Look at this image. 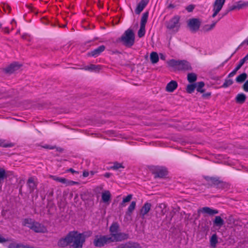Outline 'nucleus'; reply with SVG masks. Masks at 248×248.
I'll return each mask as SVG.
<instances>
[{
  "mask_svg": "<svg viewBox=\"0 0 248 248\" xmlns=\"http://www.w3.org/2000/svg\"><path fill=\"white\" fill-rule=\"evenodd\" d=\"M213 223L215 226L221 227L224 224V221L220 216H216Z\"/></svg>",
  "mask_w": 248,
  "mask_h": 248,
  "instance_id": "20",
  "label": "nucleus"
},
{
  "mask_svg": "<svg viewBox=\"0 0 248 248\" xmlns=\"http://www.w3.org/2000/svg\"><path fill=\"white\" fill-rule=\"evenodd\" d=\"M233 83V81L231 79H226L222 85V87L226 88L231 86Z\"/></svg>",
  "mask_w": 248,
  "mask_h": 248,
  "instance_id": "34",
  "label": "nucleus"
},
{
  "mask_svg": "<svg viewBox=\"0 0 248 248\" xmlns=\"http://www.w3.org/2000/svg\"><path fill=\"white\" fill-rule=\"evenodd\" d=\"M201 24V21L198 18H191L187 21V26L192 32H196L198 31Z\"/></svg>",
  "mask_w": 248,
  "mask_h": 248,
  "instance_id": "7",
  "label": "nucleus"
},
{
  "mask_svg": "<svg viewBox=\"0 0 248 248\" xmlns=\"http://www.w3.org/2000/svg\"><path fill=\"white\" fill-rule=\"evenodd\" d=\"M169 66L177 71H190L192 70L190 63L186 60H170L168 62Z\"/></svg>",
  "mask_w": 248,
  "mask_h": 248,
  "instance_id": "3",
  "label": "nucleus"
},
{
  "mask_svg": "<svg viewBox=\"0 0 248 248\" xmlns=\"http://www.w3.org/2000/svg\"><path fill=\"white\" fill-rule=\"evenodd\" d=\"M45 148H49V147L48 146H44V147ZM50 149H52V148H50Z\"/></svg>",
  "mask_w": 248,
  "mask_h": 248,
  "instance_id": "53",
  "label": "nucleus"
},
{
  "mask_svg": "<svg viewBox=\"0 0 248 248\" xmlns=\"http://www.w3.org/2000/svg\"><path fill=\"white\" fill-rule=\"evenodd\" d=\"M216 24V22H214V23H213L210 25V28L211 29H212V28H213L215 27V26Z\"/></svg>",
  "mask_w": 248,
  "mask_h": 248,
  "instance_id": "50",
  "label": "nucleus"
},
{
  "mask_svg": "<svg viewBox=\"0 0 248 248\" xmlns=\"http://www.w3.org/2000/svg\"><path fill=\"white\" fill-rule=\"evenodd\" d=\"M246 99V96L245 94L241 93H238L236 96V102L239 104L243 103Z\"/></svg>",
  "mask_w": 248,
  "mask_h": 248,
  "instance_id": "22",
  "label": "nucleus"
},
{
  "mask_svg": "<svg viewBox=\"0 0 248 248\" xmlns=\"http://www.w3.org/2000/svg\"><path fill=\"white\" fill-rule=\"evenodd\" d=\"M78 184V183L77 182L66 179V182L65 185H66V186H74Z\"/></svg>",
  "mask_w": 248,
  "mask_h": 248,
  "instance_id": "37",
  "label": "nucleus"
},
{
  "mask_svg": "<svg viewBox=\"0 0 248 248\" xmlns=\"http://www.w3.org/2000/svg\"><path fill=\"white\" fill-rule=\"evenodd\" d=\"M162 205H163V206H165V204H160V207H162Z\"/></svg>",
  "mask_w": 248,
  "mask_h": 248,
  "instance_id": "55",
  "label": "nucleus"
},
{
  "mask_svg": "<svg viewBox=\"0 0 248 248\" xmlns=\"http://www.w3.org/2000/svg\"><path fill=\"white\" fill-rule=\"evenodd\" d=\"M237 6L238 9H240L242 8L243 7L245 6H248V2H242L241 1H239L237 3Z\"/></svg>",
  "mask_w": 248,
  "mask_h": 248,
  "instance_id": "35",
  "label": "nucleus"
},
{
  "mask_svg": "<svg viewBox=\"0 0 248 248\" xmlns=\"http://www.w3.org/2000/svg\"><path fill=\"white\" fill-rule=\"evenodd\" d=\"M27 185L31 192L33 191L36 188V185L34 181V178L32 177H30L28 179Z\"/></svg>",
  "mask_w": 248,
  "mask_h": 248,
  "instance_id": "16",
  "label": "nucleus"
},
{
  "mask_svg": "<svg viewBox=\"0 0 248 248\" xmlns=\"http://www.w3.org/2000/svg\"><path fill=\"white\" fill-rule=\"evenodd\" d=\"M136 206V202L135 201H132L128 206L127 211L129 213H131L135 209Z\"/></svg>",
  "mask_w": 248,
  "mask_h": 248,
  "instance_id": "33",
  "label": "nucleus"
},
{
  "mask_svg": "<svg viewBox=\"0 0 248 248\" xmlns=\"http://www.w3.org/2000/svg\"><path fill=\"white\" fill-rule=\"evenodd\" d=\"M200 211L202 213L207 214L210 216H213L218 213V211L217 209H214L209 207H204L201 208Z\"/></svg>",
  "mask_w": 248,
  "mask_h": 248,
  "instance_id": "12",
  "label": "nucleus"
},
{
  "mask_svg": "<svg viewBox=\"0 0 248 248\" xmlns=\"http://www.w3.org/2000/svg\"><path fill=\"white\" fill-rule=\"evenodd\" d=\"M23 225L28 227L34 232L38 233H45L47 232V228L44 225L34 221L31 218H25L23 221Z\"/></svg>",
  "mask_w": 248,
  "mask_h": 248,
  "instance_id": "4",
  "label": "nucleus"
},
{
  "mask_svg": "<svg viewBox=\"0 0 248 248\" xmlns=\"http://www.w3.org/2000/svg\"><path fill=\"white\" fill-rule=\"evenodd\" d=\"M7 176L5 170L2 168H0V183L3 182L4 179L6 178Z\"/></svg>",
  "mask_w": 248,
  "mask_h": 248,
  "instance_id": "29",
  "label": "nucleus"
},
{
  "mask_svg": "<svg viewBox=\"0 0 248 248\" xmlns=\"http://www.w3.org/2000/svg\"><path fill=\"white\" fill-rule=\"evenodd\" d=\"M1 144H2V142H1V140H0V145H1Z\"/></svg>",
  "mask_w": 248,
  "mask_h": 248,
  "instance_id": "56",
  "label": "nucleus"
},
{
  "mask_svg": "<svg viewBox=\"0 0 248 248\" xmlns=\"http://www.w3.org/2000/svg\"><path fill=\"white\" fill-rule=\"evenodd\" d=\"M66 171V172H71L72 173H78V172L77 171L75 170L72 168H70V169L67 170Z\"/></svg>",
  "mask_w": 248,
  "mask_h": 248,
  "instance_id": "42",
  "label": "nucleus"
},
{
  "mask_svg": "<svg viewBox=\"0 0 248 248\" xmlns=\"http://www.w3.org/2000/svg\"><path fill=\"white\" fill-rule=\"evenodd\" d=\"M105 49V46L103 45L100 46L97 48L89 52L87 54L88 56L96 57L98 56Z\"/></svg>",
  "mask_w": 248,
  "mask_h": 248,
  "instance_id": "9",
  "label": "nucleus"
},
{
  "mask_svg": "<svg viewBox=\"0 0 248 248\" xmlns=\"http://www.w3.org/2000/svg\"><path fill=\"white\" fill-rule=\"evenodd\" d=\"M89 175V173L87 171H84L83 172V176L84 177H87Z\"/></svg>",
  "mask_w": 248,
  "mask_h": 248,
  "instance_id": "47",
  "label": "nucleus"
},
{
  "mask_svg": "<svg viewBox=\"0 0 248 248\" xmlns=\"http://www.w3.org/2000/svg\"><path fill=\"white\" fill-rule=\"evenodd\" d=\"M225 0H216L213 4L214 12L212 17H215L219 11L221 10L223 5L224 4Z\"/></svg>",
  "mask_w": 248,
  "mask_h": 248,
  "instance_id": "8",
  "label": "nucleus"
},
{
  "mask_svg": "<svg viewBox=\"0 0 248 248\" xmlns=\"http://www.w3.org/2000/svg\"><path fill=\"white\" fill-rule=\"evenodd\" d=\"M218 243L217 237L216 234H213L210 238V245L213 248H215L217 247V244Z\"/></svg>",
  "mask_w": 248,
  "mask_h": 248,
  "instance_id": "19",
  "label": "nucleus"
},
{
  "mask_svg": "<svg viewBox=\"0 0 248 248\" xmlns=\"http://www.w3.org/2000/svg\"><path fill=\"white\" fill-rule=\"evenodd\" d=\"M238 9L237 5H233V6L231 8V10H235V9Z\"/></svg>",
  "mask_w": 248,
  "mask_h": 248,
  "instance_id": "49",
  "label": "nucleus"
},
{
  "mask_svg": "<svg viewBox=\"0 0 248 248\" xmlns=\"http://www.w3.org/2000/svg\"><path fill=\"white\" fill-rule=\"evenodd\" d=\"M210 95H211V93H207L206 94V95H207V96H210Z\"/></svg>",
  "mask_w": 248,
  "mask_h": 248,
  "instance_id": "54",
  "label": "nucleus"
},
{
  "mask_svg": "<svg viewBox=\"0 0 248 248\" xmlns=\"http://www.w3.org/2000/svg\"><path fill=\"white\" fill-rule=\"evenodd\" d=\"M244 63L248 60V53L242 59H241Z\"/></svg>",
  "mask_w": 248,
  "mask_h": 248,
  "instance_id": "44",
  "label": "nucleus"
},
{
  "mask_svg": "<svg viewBox=\"0 0 248 248\" xmlns=\"http://www.w3.org/2000/svg\"><path fill=\"white\" fill-rule=\"evenodd\" d=\"M247 77V75L246 73H243L240 74V75L237 76L235 80H236V82L242 83L246 80Z\"/></svg>",
  "mask_w": 248,
  "mask_h": 248,
  "instance_id": "26",
  "label": "nucleus"
},
{
  "mask_svg": "<svg viewBox=\"0 0 248 248\" xmlns=\"http://www.w3.org/2000/svg\"><path fill=\"white\" fill-rule=\"evenodd\" d=\"M7 241L5 238L3 237L0 235V243H3Z\"/></svg>",
  "mask_w": 248,
  "mask_h": 248,
  "instance_id": "45",
  "label": "nucleus"
},
{
  "mask_svg": "<svg viewBox=\"0 0 248 248\" xmlns=\"http://www.w3.org/2000/svg\"><path fill=\"white\" fill-rule=\"evenodd\" d=\"M119 231L118 223H113L109 228L111 236L96 235L93 241L94 246L96 247H102L110 242L122 241L128 238L127 234L120 232Z\"/></svg>",
  "mask_w": 248,
  "mask_h": 248,
  "instance_id": "1",
  "label": "nucleus"
},
{
  "mask_svg": "<svg viewBox=\"0 0 248 248\" xmlns=\"http://www.w3.org/2000/svg\"><path fill=\"white\" fill-rule=\"evenodd\" d=\"M180 20V16H174L167 23V28L174 32H177L181 26Z\"/></svg>",
  "mask_w": 248,
  "mask_h": 248,
  "instance_id": "6",
  "label": "nucleus"
},
{
  "mask_svg": "<svg viewBox=\"0 0 248 248\" xmlns=\"http://www.w3.org/2000/svg\"><path fill=\"white\" fill-rule=\"evenodd\" d=\"M148 16V13H145L143 14L141 19L140 25L145 26V24L147 21Z\"/></svg>",
  "mask_w": 248,
  "mask_h": 248,
  "instance_id": "31",
  "label": "nucleus"
},
{
  "mask_svg": "<svg viewBox=\"0 0 248 248\" xmlns=\"http://www.w3.org/2000/svg\"><path fill=\"white\" fill-rule=\"evenodd\" d=\"M116 248H141V247L137 243L129 242L124 244H122Z\"/></svg>",
  "mask_w": 248,
  "mask_h": 248,
  "instance_id": "14",
  "label": "nucleus"
},
{
  "mask_svg": "<svg viewBox=\"0 0 248 248\" xmlns=\"http://www.w3.org/2000/svg\"><path fill=\"white\" fill-rule=\"evenodd\" d=\"M160 58L162 60H165L166 59V56L163 53L159 54Z\"/></svg>",
  "mask_w": 248,
  "mask_h": 248,
  "instance_id": "46",
  "label": "nucleus"
},
{
  "mask_svg": "<svg viewBox=\"0 0 248 248\" xmlns=\"http://www.w3.org/2000/svg\"><path fill=\"white\" fill-rule=\"evenodd\" d=\"M145 33V26L140 25V30L138 31V34L140 38L144 36Z\"/></svg>",
  "mask_w": 248,
  "mask_h": 248,
  "instance_id": "32",
  "label": "nucleus"
},
{
  "mask_svg": "<svg viewBox=\"0 0 248 248\" xmlns=\"http://www.w3.org/2000/svg\"><path fill=\"white\" fill-rule=\"evenodd\" d=\"M243 89L245 92H248V80L244 84Z\"/></svg>",
  "mask_w": 248,
  "mask_h": 248,
  "instance_id": "40",
  "label": "nucleus"
},
{
  "mask_svg": "<svg viewBox=\"0 0 248 248\" xmlns=\"http://www.w3.org/2000/svg\"><path fill=\"white\" fill-rule=\"evenodd\" d=\"M1 24L0 23V29L1 28Z\"/></svg>",
  "mask_w": 248,
  "mask_h": 248,
  "instance_id": "57",
  "label": "nucleus"
},
{
  "mask_svg": "<svg viewBox=\"0 0 248 248\" xmlns=\"http://www.w3.org/2000/svg\"><path fill=\"white\" fill-rule=\"evenodd\" d=\"M237 71H236L235 69H234L230 73H229V74L228 75V78H230V77H232L233 76H234L236 72Z\"/></svg>",
  "mask_w": 248,
  "mask_h": 248,
  "instance_id": "41",
  "label": "nucleus"
},
{
  "mask_svg": "<svg viewBox=\"0 0 248 248\" xmlns=\"http://www.w3.org/2000/svg\"><path fill=\"white\" fill-rule=\"evenodd\" d=\"M85 70L90 71H98L101 69L99 65L90 64L85 67Z\"/></svg>",
  "mask_w": 248,
  "mask_h": 248,
  "instance_id": "21",
  "label": "nucleus"
},
{
  "mask_svg": "<svg viewBox=\"0 0 248 248\" xmlns=\"http://www.w3.org/2000/svg\"><path fill=\"white\" fill-rule=\"evenodd\" d=\"M9 248H32L31 247L24 246L19 244L13 243L9 246Z\"/></svg>",
  "mask_w": 248,
  "mask_h": 248,
  "instance_id": "28",
  "label": "nucleus"
},
{
  "mask_svg": "<svg viewBox=\"0 0 248 248\" xmlns=\"http://www.w3.org/2000/svg\"><path fill=\"white\" fill-rule=\"evenodd\" d=\"M50 177L55 181L60 182L62 184H65L66 179L62 177H57L56 176L51 175Z\"/></svg>",
  "mask_w": 248,
  "mask_h": 248,
  "instance_id": "27",
  "label": "nucleus"
},
{
  "mask_svg": "<svg viewBox=\"0 0 248 248\" xmlns=\"http://www.w3.org/2000/svg\"><path fill=\"white\" fill-rule=\"evenodd\" d=\"M20 66L21 65L17 62H14L5 68L4 71L6 73L11 74L19 69Z\"/></svg>",
  "mask_w": 248,
  "mask_h": 248,
  "instance_id": "10",
  "label": "nucleus"
},
{
  "mask_svg": "<svg viewBox=\"0 0 248 248\" xmlns=\"http://www.w3.org/2000/svg\"><path fill=\"white\" fill-rule=\"evenodd\" d=\"M187 79L189 83H193L197 79V76L194 73H188L187 75Z\"/></svg>",
  "mask_w": 248,
  "mask_h": 248,
  "instance_id": "24",
  "label": "nucleus"
},
{
  "mask_svg": "<svg viewBox=\"0 0 248 248\" xmlns=\"http://www.w3.org/2000/svg\"><path fill=\"white\" fill-rule=\"evenodd\" d=\"M91 231L78 233L77 231L70 232L65 238L61 239L58 245L62 247L69 245V248H82L86 238L91 236Z\"/></svg>",
  "mask_w": 248,
  "mask_h": 248,
  "instance_id": "2",
  "label": "nucleus"
},
{
  "mask_svg": "<svg viewBox=\"0 0 248 248\" xmlns=\"http://www.w3.org/2000/svg\"><path fill=\"white\" fill-rule=\"evenodd\" d=\"M177 87V82L175 80H171L167 84L166 91L168 92L171 93L173 92Z\"/></svg>",
  "mask_w": 248,
  "mask_h": 248,
  "instance_id": "13",
  "label": "nucleus"
},
{
  "mask_svg": "<svg viewBox=\"0 0 248 248\" xmlns=\"http://www.w3.org/2000/svg\"><path fill=\"white\" fill-rule=\"evenodd\" d=\"M123 168L122 165L121 163H115L113 166L111 167V168L113 170H117L119 168Z\"/></svg>",
  "mask_w": 248,
  "mask_h": 248,
  "instance_id": "38",
  "label": "nucleus"
},
{
  "mask_svg": "<svg viewBox=\"0 0 248 248\" xmlns=\"http://www.w3.org/2000/svg\"><path fill=\"white\" fill-rule=\"evenodd\" d=\"M195 89H196V84H188L187 85L186 88V91L187 93H191L194 91Z\"/></svg>",
  "mask_w": 248,
  "mask_h": 248,
  "instance_id": "30",
  "label": "nucleus"
},
{
  "mask_svg": "<svg viewBox=\"0 0 248 248\" xmlns=\"http://www.w3.org/2000/svg\"><path fill=\"white\" fill-rule=\"evenodd\" d=\"M149 0H141L138 4L135 9V13L137 14H140L148 3Z\"/></svg>",
  "mask_w": 248,
  "mask_h": 248,
  "instance_id": "11",
  "label": "nucleus"
},
{
  "mask_svg": "<svg viewBox=\"0 0 248 248\" xmlns=\"http://www.w3.org/2000/svg\"><path fill=\"white\" fill-rule=\"evenodd\" d=\"M150 60L152 63H157L159 61V56L158 54L155 52H152L150 54Z\"/></svg>",
  "mask_w": 248,
  "mask_h": 248,
  "instance_id": "23",
  "label": "nucleus"
},
{
  "mask_svg": "<svg viewBox=\"0 0 248 248\" xmlns=\"http://www.w3.org/2000/svg\"><path fill=\"white\" fill-rule=\"evenodd\" d=\"M194 9V6L193 5H189L188 6L186 7V10L188 12H191L193 11V10Z\"/></svg>",
  "mask_w": 248,
  "mask_h": 248,
  "instance_id": "39",
  "label": "nucleus"
},
{
  "mask_svg": "<svg viewBox=\"0 0 248 248\" xmlns=\"http://www.w3.org/2000/svg\"><path fill=\"white\" fill-rule=\"evenodd\" d=\"M238 64H240V65L242 66L244 64V62L241 60H240Z\"/></svg>",
  "mask_w": 248,
  "mask_h": 248,
  "instance_id": "51",
  "label": "nucleus"
},
{
  "mask_svg": "<svg viewBox=\"0 0 248 248\" xmlns=\"http://www.w3.org/2000/svg\"><path fill=\"white\" fill-rule=\"evenodd\" d=\"M151 203L149 202H146L144 204L140 211V213L143 217H144V216L149 212L151 209Z\"/></svg>",
  "mask_w": 248,
  "mask_h": 248,
  "instance_id": "15",
  "label": "nucleus"
},
{
  "mask_svg": "<svg viewBox=\"0 0 248 248\" xmlns=\"http://www.w3.org/2000/svg\"><path fill=\"white\" fill-rule=\"evenodd\" d=\"M242 67L240 64H238L236 67L234 68L236 71H238Z\"/></svg>",
  "mask_w": 248,
  "mask_h": 248,
  "instance_id": "48",
  "label": "nucleus"
},
{
  "mask_svg": "<svg viewBox=\"0 0 248 248\" xmlns=\"http://www.w3.org/2000/svg\"><path fill=\"white\" fill-rule=\"evenodd\" d=\"M111 194L109 191L107 190L102 194V200L104 203L109 202L110 199Z\"/></svg>",
  "mask_w": 248,
  "mask_h": 248,
  "instance_id": "18",
  "label": "nucleus"
},
{
  "mask_svg": "<svg viewBox=\"0 0 248 248\" xmlns=\"http://www.w3.org/2000/svg\"><path fill=\"white\" fill-rule=\"evenodd\" d=\"M105 176L107 177H109V174L107 173L105 174Z\"/></svg>",
  "mask_w": 248,
  "mask_h": 248,
  "instance_id": "52",
  "label": "nucleus"
},
{
  "mask_svg": "<svg viewBox=\"0 0 248 248\" xmlns=\"http://www.w3.org/2000/svg\"><path fill=\"white\" fill-rule=\"evenodd\" d=\"M167 170L165 168H159L155 173V177L162 178L167 175Z\"/></svg>",
  "mask_w": 248,
  "mask_h": 248,
  "instance_id": "17",
  "label": "nucleus"
},
{
  "mask_svg": "<svg viewBox=\"0 0 248 248\" xmlns=\"http://www.w3.org/2000/svg\"><path fill=\"white\" fill-rule=\"evenodd\" d=\"M246 44L247 45H248V38L245 39L239 46L244 45Z\"/></svg>",
  "mask_w": 248,
  "mask_h": 248,
  "instance_id": "43",
  "label": "nucleus"
},
{
  "mask_svg": "<svg viewBox=\"0 0 248 248\" xmlns=\"http://www.w3.org/2000/svg\"><path fill=\"white\" fill-rule=\"evenodd\" d=\"M195 84H196V88L198 92L203 93L204 92V90L203 89V88L205 84L203 81L198 82L195 83Z\"/></svg>",
  "mask_w": 248,
  "mask_h": 248,
  "instance_id": "25",
  "label": "nucleus"
},
{
  "mask_svg": "<svg viewBox=\"0 0 248 248\" xmlns=\"http://www.w3.org/2000/svg\"><path fill=\"white\" fill-rule=\"evenodd\" d=\"M132 195L131 194L128 195L126 197L123 198L121 204L123 205L124 203L130 202L132 199Z\"/></svg>",
  "mask_w": 248,
  "mask_h": 248,
  "instance_id": "36",
  "label": "nucleus"
},
{
  "mask_svg": "<svg viewBox=\"0 0 248 248\" xmlns=\"http://www.w3.org/2000/svg\"><path fill=\"white\" fill-rule=\"evenodd\" d=\"M123 44L128 47L132 46L135 42V35L132 30L128 29L125 31L120 38Z\"/></svg>",
  "mask_w": 248,
  "mask_h": 248,
  "instance_id": "5",
  "label": "nucleus"
}]
</instances>
